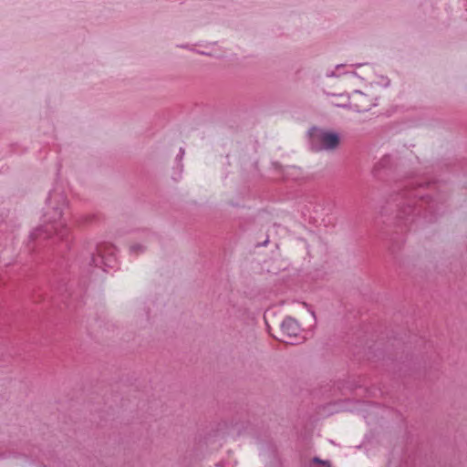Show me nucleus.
<instances>
[{
  "label": "nucleus",
  "instance_id": "obj_1",
  "mask_svg": "<svg viewBox=\"0 0 467 467\" xmlns=\"http://www.w3.org/2000/svg\"><path fill=\"white\" fill-rule=\"evenodd\" d=\"M66 207V196L61 192H52L47 199L43 224L30 234V238L45 240L56 235L58 239H63L67 232V223L63 218V211Z\"/></svg>",
  "mask_w": 467,
  "mask_h": 467
},
{
  "label": "nucleus",
  "instance_id": "obj_2",
  "mask_svg": "<svg viewBox=\"0 0 467 467\" xmlns=\"http://www.w3.org/2000/svg\"><path fill=\"white\" fill-rule=\"evenodd\" d=\"M339 144V137L337 133L318 130L311 136V146L316 151L336 149Z\"/></svg>",
  "mask_w": 467,
  "mask_h": 467
},
{
  "label": "nucleus",
  "instance_id": "obj_3",
  "mask_svg": "<svg viewBox=\"0 0 467 467\" xmlns=\"http://www.w3.org/2000/svg\"><path fill=\"white\" fill-rule=\"evenodd\" d=\"M92 261L97 267H112L115 263V247L109 244H101L97 247V253L93 255Z\"/></svg>",
  "mask_w": 467,
  "mask_h": 467
},
{
  "label": "nucleus",
  "instance_id": "obj_4",
  "mask_svg": "<svg viewBox=\"0 0 467 467\" xmlns=\"http://www.w3.org/2000/svg\"><path fill=\"white\" fill-rule=\"evenodd\" d=\"M281 331L288 337H295L300 331L297 321L292 317H285L281 324Z\"/></svg>",
  "mask_w": 467,
  "mask_h": 467
},
{
  "label": "nucleus",
  "instance_id": "obj_5",
  "mask_svg": "<svg viewBox=\"0 0 467 467\" xmlns=\"http://www.w3.org/2000/svg\"><path fill=\"white\" fill-rule=\"evenodd\" d=\"M315 461H316V462H320V461H319L318 459H315ZM321 463H322V466H321V467H330V465H329V464H327V462H321Z\"/></svg>",
  "mask_w": 467,
  "mask_h": 467
}]
</instances>
